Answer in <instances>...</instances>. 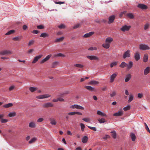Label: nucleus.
<instances>
[{"mask_svg":"<svg viewBox=\"0 0 150 150\" xmlns=\"http://www.w3.org/2000/svg\"><path fill=\"white\" fill-rule=\"evenodd\" d=\"M139 48L141 50H145L150 49V47L147 45L140 44L139 45Z\"/></svg>","mask_w":150,"mask_h":150,"instance_id":"obj_1","label":"nucleus"},{"mask_svg":"<svg viewBox=\"0 0 150 150\" xmlns=\"http://www.w3.org/2000/svg\"><path fill=\"white\" fill-rule=\"evenodd\" d=\"M12 52L10 50H4L0 52V55H6L8 54H11Z\"/></svg>","mask_w":150,"mask_h":150,"instance_id":"obj_2","label":"nucleus"},{"mask_svg":"<svg viewBox=\"0 0 150 150\" xmlns=\"http://www.w3.org/2000/svg\"><path fill=\"white\" fill-rule=\"evenodd\" d=\"M131 26H127L125 25L123 26L120 29L123 32L127 31L129 30Z\"/></svg>","mask_w":150,"mask_h":150,"instance_id":"obj_3","label":"nucleus"},{"mask_svg":"<svg viewBox=\"0 0 150 150\" xmlns=\"http://www.w3.org/2000/svg\"><path fill=\"white\" fill-rule=\"evenodd\" d=\"M50 96V95L47 94L38 96H36V98L38 99H43L48 98Z\"/></svg>","mask_w":150,"mask_h":150,"instance_id":"obj_4","label":"nucleus"},{"mask_svg":"<svg viewBox=\"0 0 150 150\" xmlns=\"http://www.w3.org/2000/svg\"><path fill=\"white\" fill-rule=\"evenodd\" d=\"M87 57L91 60H99V58L97 57L94 56V55H91V56H89L88 55L86 56Z\"/></svg>","mask_w":150,"mask_h":150,"instance_id":"obj_5","label":"nucleus"},{"mask_svg":"<svg viewBox=\"0 0 150 150\" xmlns=\"http://www.w3.org/2000/svg\"><path fill=\"white\" fill-rule=\"evenodd\" d=\"M53 105L51 103H44L42 105V107L44 108H47L49 107H53Z\"/></svg>","mask_w":150,"mask_h":150,"instance_id":"obj_6","label":"nucleus"},{"mask_svg":"<svg viewBox=\"0 0 150 150\" xmlns=\"http://www.w3.org/2000/svg\"><path fill=\"white\" fill-rule=\"evenodd\" d=\"M130 51L129 50H127L124 53L123 56V58L125 59L126 58L129 57L130 56Z\"/></svg>","mask_w":150,"mask_h":150,"instance_id":"obj_7","label":"nucleus"},{"mask_svg":"<svg viewBox=\"0 0 150 150\" xmlns=\"http://www.w3.org/2000/svg\"><path fill=\"white\" fill-rule=\"evenodd\" d=\"M52 56L51 54H49L47 55L45 58L41 60L40 62L41 64H43L45 62L48 60Z\"/></svg>","mask_w":150,"mask_h":150,"instance_id":"obj_8","label":"nucleus"},{"mask_svg":"<svg viewBox=\"0 0 150 150\" xmlns=\"http://www.w3.org/2000/svg\"><path fill=\"white\" fill-rule=\"evenodd\" d=\"M71 108H76L78 109H81L82 110L84 109V108L83 107L77 105H73L71 106Z\"/></svg>","mask_w":150,"mask_h":150,"instance_id":"obj_9","label":"nucleus"},{"mask_svg":"<svg viewBox=\"0 0 150 150\" xmlns=\"http://www.w3.org/2000/svg\"><path fill=\"white\" fill-rule=\"evenodd\" d=\"M117 75V73H113L111 76L110 77V82L112 83L114 80L115 78H116Z\"/></svg>","mask_w":150,"mask_h":150,"instance_id":"obj_10","label":"nucleus"},{"mask_svg":"<svg viewBox=\"0 0 150 150\" xmlns=\"http://www.w3.org/2000/svg\"><path fill=\"white\" fill-rule=\"evenodd\" d=\"M133 66V62L131 61H129L128 64H127V69L129 70L131 69Z\"/></svg>","mask_w":150,"mask_h":150,"instance_id":"obj_11","label":"nucleus"},{"mask_svg":"<svg viewBox=\"0 0 150 150\" xmlns=\"http://www.w3.org/2000/svg\"><path fill=\"white\" fill-rule=\"evenodd\" d=\"M115 18V16L112 15L110 16L109 18V21L108 23L109 24L113 22Z\"/></svg>","mask_w":150,"mask_h":150,"instance_id":"obj_12","label":"nucleus"},{"mask_svg":"<svg viewBox=\"0 0 150 150\" xmlns=\"http://www.w3.org/2000/svg\"><path fill=\"white\" fill-rule=\"evenodd\" d=\"M131 75L130 74H127L125 77V82H128L131 78Z\"/></svg>","mask_w":150,"mask_h":150,"instance_id":"obj_13","label":"nucleus"},{"mask_svg":"<svg viewBox=\"0 0 150 150\" xmlns=\"http://www.w3.org/2000/svg\"><path fill=\"white\" fill-rule=\"evenodd\" d=\"M42 55H39V56L35 57H34L33 60V61L32 62V63L34 64V63H35L39 59H40L42 57Z\"/></svg>","mask_w":150,"mask_h":150,"instance_id":"obj_14","label":"nucleus"},{"mask_svg":"<svg viewBox=\"0 0 150 150\" xmlns=\"http://www.w3.org/2000/svg\"><path fill=\"white\" fill-rule=\"evenodd\" d=\"M137 7L142 9H146L147 8V7L146 5L142 4H139Z\"/></svg>","mask_w":150,"mask_h":150,"instance_id":"obj_15","label":"nucleus"},{"mask_svg":"<svg viewBox=\"0 0 150 150\" xmlns=\"http://www.w3.org/2000/svg\"><path fill=\"white\" fill-rule=\"evenodd\" d=\"M29 126L31 128H34L36 126L35 123L34 122H31L29 124Z\"/></svg>","mask_w":150,"mask_h":150,"instance_id":"obj_16","label":"nucleus"},{"mask_svg":"<svg viewBox=\"0 0 150 150\" xmlns=\"http://www.w3.org/2000/svg\"><path fill=\"white\" fill-rule=\"evenodd\" d=\"M134 57L135 60L137 61L139 60L140 59V55L139 53L138 52H137L135 54Z\"/></svg>","mask_w":150,"mask_h":150,"instance_id":"obj_17","label":"nucleus"},{"mask_svg":"<svg viewBox=\"0 0 150 150\" xmlns=\"http://www.w3.org/2000/svg\"><path fill=\"white\" fill-rule=\"evenodd\" d=\"M123 114V112L122 111H120L113 114V115L115 116H120L122 115Z\"/></svg>","mask_w":150,"mask_h":150,"instance_id":"obj_18","label":"nucleus"},{"mask_svg":"<svg viewBox=\"0 0 150 150\" xmlns=\"http://www.w3.org/2000/svg\"><path fill=\"white\" fill-rule=\"evenodd\" d=\"M150 68L149 67H147L144 70V74L145 75H147L150 72Z\"/></svg>","mask_w":150,"mask_h":150,"instance_id":"obj_19","label":"nucleus"},{"mask_svg":"<svg viewBox=\"0 0 150 150\" xmlns=\"http://www.w3.org/2000/svg\"><path fill=\"white\" fill-rule=\"evenodd\" d=\"M50 123L52 125H55L57 124L56 120L54 118H50Z\"/></svg>","mask_w":150,"mask_h":150,"instance_id":"obj_20","label":"nucleus"},{"mask_svg":"<svg viewBox=\"0 0 150 150\" xmlns=\"http://www.w3.org/2000/svg\"><path fill=\"white\" fill-rule=\"evenodd\" d=\"M85 88L91 91H95L94 88L90 86H86Z\"/></svg>","mask_w":150,"mask_h":150,"instance_id":"obj_21","label":"nucleus"},{"mask_svg":"<svg viewBox=\"0 0 150 150\" xmlns=\"http://www.w3.org/2000/svg\"><path fill=\"white\" fill-rule=\"evenodd\" d=\"M113 41L112 38L110 37L107 38L106 39L105 42L106 43H110Z\"/></svg>","mask_w":150,"mask_h":150,"instance_id":"obj_22","label":"nucleus"},{"mask_svg":"<svg viewBox=\"0 0 150 150\" xmlns=\"http://www.w3.org/2000/svg\"><path fill=\"white\" fill-rule=\"evenodd\" d=\"M94 33L93 32H90L88 33L85 34L83 36V37L84 38H88L90 37L91 35H92Z\"/></svg>","mask_w":150,"mask_h":150,"instance_id":"obj_23","label":"nucleus"},{"mask_svg":"<svg viewBox=\"0 0 150 150\" xmlns=\"http://www.w3.org/2000/svg\"><path fill=\"white\" fill-rule=\"evenodd\" d=\"M88 139V137L86 136H85L82 139V142L84 143H86L87 142Z\"/></svg>","mask_w":150,"mask_h":150,"instance_id":"obj_24","label":"nucleus"},{"mask_svg":"<svg viewBox=\"0 0 150 150\" xmlns=\"http://www.w3.org/2000/svg\"><path fill=\"white\" fill-rule=\"evenodd\" d=\"M130 136L132 140L133 141H134L136 138L135 134L133 133H131L130 134Z\"/></svg>","mask_w":150,"mask_h":150,"instance_id":"obj_25","label":"nucleus"},{"mask_svg":"<svg viewBox=\"0 0 150 150\" xmlns=\"http://www.w3.org/2000/svg\"><path fill=\"white\" fill-rule=\"evenodd\" d=\"M97 114L98 115L102 116H104L105 117L107 116V115L106 114L103 113V112H101L99 110L97 111Z\"/></svg>","mask_w":150,"mask_h":150,"instance_id":"obj_26","label":"nucleus"},{"mask_svg":"<svg viewBox=\"0 0 150 150\" xmlns=\"http://www.w3.org/2000/svg\"><path fill=\"white\" fill-rule=\"evenodd\" d=\"M64 39V37H62L59 38H57L55 40V42H59L62 41Z\"/></svg>","mask_w":150,"mask_h":150,"instance_id":"obj_27","label":"nucleus"},{"mask_svg":"<svg viewBox=\"0 0 150 150\" xmlns=\"http://www.w3.org/2000/svg\"><path fill=\"white\" fill-rule=\"evenodd\" d=\"M21 38L22 36H18L13 38L12 39L15 41H19L21 40Z\"/></svg>","mask_w":150,"mask_h":150,"instance_id":"obj_28","label":"nucleus"},{"mask_svg":"<svg viewBox=\"0 0 150 150\" xmlns=\"http://www.w3.org/2000/svg\"><path fill=\"white\" fill-rule=\"evenodd\" d=\"M13 105V104L12 103H9L7 104L4 105H3V107L5 108H7L12 106Z\"/></svg>","mask_w":150,"mask_h":150,"instance_id":"obj_29","label":"nucleus"},{"mask_svg":"<svg viewBox=\"0 0 150 150\" xmlns=\"http://www.w3.org/2000/svg\"><path fill=\"white\" fill-rule=\"evenodd\" d=\"M110 94L111 97H113L116 95V91H111L110 93Z\"/></svg>","mask_w":150,"mask_h":150,"instance_id":"obj_30","label":"nucleus"},{"mask_svg":"<svg viewBox=\"0 0 150 150\" xmlns=\"http://www.w3.org/2000/svg\"><path fill=\"white\" fill-rule=\"evenodd\" d=\"M143 59L144 62H145L147 61L148 60V55L147 54H144Z\"/></svg>","mask_w":150,"mask_h":150,"instance_id":"obj_31","label":"nucleus"},{"mask_svg":"<svg viewBox=\"0 0 150 150\" xmlns=\"http://www.w3.org/2000/svg\"><path fill=\"white\" fill-rule=\"evenodd\" d=\"M110 44L108 43H106L105 44H103L102 46L106 49H108L110 47Z\"/></svg>","mask_w":150,"mask_h":150,"instance_id":"obj_32","label":"nucleus"},{"mask_svg":"<svg viewBox=\"0 0 150 150\" xmlns=\"http://www.w3.org/2000/svg\"><path fill=\"white\" fill-rule=\"evenodd\" d=\"M127 64L125 62H123L120 65L119 67L121 68H124L125 67H126Z\"/></svg>","mask_w":150,"mask_h":150,"instance_id":"obj_33","label":"nucleus"},{"mask_svg":"<svg viewBox=\"0 0 150 150\" xmlns=\"http://www.w3.org/2000/svg\"><path fill=\"white\" fill-rule=\"evenodd\" d=\"M49 36V35L48 34L46 33H44L41 34L40 36L41 37L46 38L48 37Z\"/></svg>","mask_w":150,"mask_h":150,"instance_id":"obj_34","label":"nucleus"},{"mask_svg":"<svg viewBox=\"0 0 150 150\" xmlns=\"http://www.w3.org/2000/svg\"><path fill=\"white\" fill-rule=\"evenodd\" d=\"M59 62H58L55 61L53 62L51 65V67L54 68L56 67L57 66Z\"/></svg>","mask_w":150,"mask_h":150,"instance_id":"obj_35","label":"nucleus"},{"mask_svg":"<svg viewBox=\"0 0 150 150\" xmlns=\"http://www.w3.org/2000/svg\"><path fill=\"white\" fill-rule=\"evenodd\" d=\"M99 83V82L95 81H92L89 82V84L90 85H96Z\"/></svg>","mask_w":150,"mask_h":150,"instance_id":"obj_36","label":"nucleus"},{"mask_svg":"<svg viewBox=\"0 0 150 150\" xmlns=\"http://www.w3.org/2000/svg\"><path fill=\"white\" fill-rule=\"evenodd\" d=\"M127 16L131 19H133L134 18V16L132 13H128L127 14Z\"/></svg>","mask_w":150,"mask_h":150,"instance_id":"obj_37","label":"nucleus"},{"mask_svg":"<svg viewBox=\"0 0 150 150\" xmlns=\"http://www.w3.org/2000/svg\"><path fill=\"white\" fill-rule=\"evenodd\" d=\"M54 57H65V55L62 53H58L57 54H55L54 55Z\"/></svg>","mask_w":150,"mask_h":150,"instance_id":"obj_38","label":"nucleus"},{"mask_svg":"<svg viewBox=\"0 0 150 150\" xmlns=\"http://www.w3.org/2000/svg\"><path fill=\"white\" fill-rule=\"evenodd\" d=\"M118 64V62L115 61L112 62L110 64V67L112 68L114 66H116Z\"/></svg>","mask_w":150,"mask_h":150,"instance_id":"obj_39","label":"nucleus"},{"mask_svg":"<svg viewBox=\"0 0 150 150\" xmlns=\"http://www.w3.org/2000/svg\"><path fill=\"white\" fill-rule=\"evenodd\" d=\"M37 87H30L29 88V90L32 92H33L36 91L37 90Z\"/></svg>","mask_w":150,"mask_h":150,"instance_id":"obj_40","label":"nucleus"},{"mask_svg":"<svg viewBox=\"0 0 150 150\" xmlns=\"http://www.w3.org/2000/svg\"><path fill=\"white\" fill-rule=\"evenodd\" d=\"M16 115V113L15 112H10L8 115V116L10 117H13Z\"/></svg>","mask_w":150,"mask_h":150,"instance_id":"obj_41","label":"nucleus"},{"mask_svg":"<svg viewBox=\"0 0 150 150\" xmlns=\"http://www.w3.org/2000/svg\"><path fill=\"white\" fill-rule=\"evenodd\" d=\"M98 120L100 123H104L106 121L105 119L104 118H99L98 119Z\"/></svg>","mask_w":150,"mask_h":150,"instance_id":"obj_42","label":"nucleus"},{"mask_svg":"<svg viewBox=\"0 0 150 150\" xmlns=\"http://www.w3.org/2000/svg\"><path fill=\"white\" fill-rule=\"evenodd\" d=\"M134 98V97L132 95H130L129 96V99L128 101V102L129 103L131 102L133 100Z\"/></svg>","mask_w":150,"mask_h":150,"instance_id":"obj_43","label":"nucleus"},{"mask_svg":"<svg viewBox=\"0 0 150 150\" xmlns=\"http://www.w3.org/2000/svg\"><path fill=\"white\" fill-rule=\"evenodd\" d=\"M15 31L14 30H11L8 31L7 33L5 34L6 35H8L14 33Z\"/></svg>","mask_w":150,"mask_h":150,"instance_id":"obj_44","label":"nucleus"},{"mask_svg":"<svg viewBox=\"0 0 150 150\" xmlns=\"http://www.w3.org/2000/svg\"><path fill=\"white\" fill-rule=\"evenodd\" d=\"M74 66L78 68H83L84 67V66L82 64H76L74 65Z\"/></svg>","mask_w":150,"mask_h":150,"instance_id":"obj_45","label":"nucleus"},{"mask_svg":"<svg viewBox=\"0 0 150 150\" xmlns=\"http://www.w3.org/2000/svg\"><path fill=\"white\" fill-rule=\"evenodd\" d=\"M111 133H112V137L114 139L116 138V134L115 132V131H113L111 132Z\"/></svg>","mask_w":150,"mask_h":150,"instance_id":"obj_46","label":"nucleus"},{"mask_svg":"<svg viewBox=\"0 0 150 150\" xmlns=\"http://www.w3.org/2000/svg\"><path fill=\"white\" fill-rule=\"evenodd\" d=\"M80 125L81 130L83 132L84 131V129L85 128V126L84 124L82 123L80 124Z\"/></svg>","mask_w":150,"mask_h":150,"instance_id":"obj_47","label":"nucleus"},{"mask_svg":"<svg viewBox=\"0 0 150 150\" xmlns=\"http://www.w3.org/2000/svg\"><path fill=\"white\" fill-rule=\"evenodd\" d=\"M82 120L86 122L90 123V119L89 118H84L82 119Z\"/></svg>","mask_w":150,"mask_h":150,"instance_id":"obj_48","label":"nucleus"},{"mask_svg":"<svg viewBox=\"0 0 150 150\" xmlns=\"http://www.w3.org/2000/svg\"><path fill=\"white\" fill-rule=\"evenodd\" d=\"M130 106L128 105L127 107H125L123 108V110L125 111H126L127 110H129L130 109Z\"/></svg>","mask_w":150,"mask_h":150,"instance_id":"obj_49","label":"nucleus"},{"mask_svg":"<svg viewBox=\"0 0 150 150\" xmlns=\"http://www.w3.org/2000/svg\"><path fill=\"white\" fill-rule=\"evenodd\" d=\"M88 50H96L97 48L96 47H90L88 49Z\"/></svg>","mask_w":150,"mask_h":150,"instance_id":"obj_50","label":"nucleus"},{"mask_svg":"<svg viewBox=\"0 0 150 150\" xmlns=\"http://www.w3.org/2000/svg\"><path fill=\"white\" fill-rule=\"evenodd\" d=\"M44 28V26L42 25H40L37 26V28L38 29H43Z\"/></svg>","mask_w":150,"mask_h":150,"instance_id":"obj_51","label":"nucleus"},{"mask_svg":"<svg viewBox=\"0 0 150 150\" xmlns=\"http://www.w3.org/2000/svg\"><path fill=\"white\" fill-rule=\"evenodd\" d=\"M58 27L60 29H64L65 28V26L64 25L62 24L58 26Z\"/></svg>","mask_w":150,"mask_h":150,"instance_id":"obj_52","label":"nucleus"},{"mask_svg":"<svg viewBox=\"0 0 150 150\" xmlns=\"http://www.w3.org/2000/svg\"><path fill=\"white\" fill-rule=\"evenodd\" d=\"M80 26V24L79 23L75 25L73 27V28L74 29H76L77 28H78Z\"/></svg>","mask_w":150,"mask_h":150,"instance_id":"obj_53","label":"nucleus"},{"mask_svg":"<svg viewBox=\"0 0 150 150\" xmlns=\"http://www.w3.org/2000/svg\"><path fill=\"white\" fill-rule=\"evenodd\" d=\"M36 138H33L32 139H31L30 140L29 142V143L30 144L32 143L33 142H34L35 141V140H36Z\"/></svg>","mask_w":150,"mask_h":150,"instance_id":"obj_54","label":"nucleus"},{"mask_svg":"<svg viewBox=\"0 0 150 150\" xmlns=\"http://www.w3.org/2000/svg\"><path fill=\"white\" fill-rule=\"evenodd\" d=\"M149 25V24L147 23L144 26V29L146 30L148 28Z\"/></svg>","mask_w":150,"mask_h":150,"instance_id":"obj_55","label":"nucleus"},{"mask_svg":"<svg viewBox=\"0 0 150 150\" xmlns=\"http://www.w3.org/2000/svg\"><path fill=\"white\" fill-rule=\"evenodd\" d=\"M34 41L33 40H30L28 44V46H30L31 45H33L34 43Z\"/></svg>","mask_w":150,"mask_h":150,"instance_id":"obj_56","label":"nucleus"},{"mask_svg":"<svg viewBox=\"0 0 150 150\" xmlns=\"http://www.w3.org/2000/svg\"><path fill=\"white\" fill-rule=\"evenodd\" d=\"M88 127L90 129L92 130H93L94 131H96V127H90V126H88Z\"/></svg>","mask_w":150,"mask_h":150,"instance_id":"obj_57","label":"nucleus"},{"mask_svg":"<svg viewBox=\"0 0 150 150\" xmlns=\"http://www.w3.org/2000/svg\"><path fill=\"white\" fill-rule=\"evenodd\" d=\"M143 96V94L142 93H139L137 95V97L139 98H141Z\"/></svg>","mask_w":150,"mask_h":150,"instance_id":"obj_58","label":"nucleus"},{"mask_svg":"<svg viewBox=\"0 0 150 150\" xmlns=\"http://www.w3.org/2000/svg\"><path fill=\"white\" fill-rule=\"evenodd\" d=\"M8 121V120L6 119H1V122L2 123H6Z\"/></svg>","mask_w":150,"mask_h":150,"instance_id":"obj_59","label":"nucleus"},{"mask_svg":"<svg viewBox=\"0 0 150 150\" xmlns=\"http://www.w3.org/2000/svg\"><path fill=\"white\" fill-rule=\"evenodd\" d=\"M75 114V112H69L68 115H72Z\"/></svg>","mask_w":150,"mask_h":150,"instance_id":"obj_60","label":"nucleus"},{"mask_svg":"<svg viewBox=\"0 0 150 150\" xmlns=\"http://www.w3.org/2000/svg\"><path fill=\"white\" fill-rule=\"evenodd\" d=\"M43 119L42 118H39L37 120V122H42L43 120Z\"/></svg>","mask_w":150,"mask_h":150,"instance_id":"obj_61","label":"nucleus"},{"mask_svg":"<svg viewBox=\"0 0 150 150\" xmlns=\"http://www.w3.org/2000/svg\"><path fill=\"white\" fill-rule=\"evenodd\" d=\"M39 32V31L37 30H34L32 32V33L33 34H38Z\"/></svg>","mask_w":150,"mask_h":150,"instance_id":"obj_62","label":"nucleus"},{"mask_svg":"<svg viewBox=\"0 0 150 150\" xmlns=\"http://www.w3.org/2000/svg\"><path fill=\"white\" fill-rule=\"evenodd\" d=\"M15 88V86H10L9 88V90L10 91H11L13 90Z\"/></svg>","mask_w":150,"mask_h":150,"instance_id":"obj_63","label":"nucleus"},{"mask_svg":"<svg viewBox=\"0 0 150 150\" xmlns=\"http://www.w3.org/2000/svg\"><path fill=\"white\" fill-rule=\"evenodd\" d=\"M144 125H145V128L146 129V130H147V131L148 130H149V128L148 127L147 125V124L146 123H145Z\"/></svg>","mask_w":150,"mask_h":150,"instance_id":"obj_64","label":"nucleus"}]
</instances>
